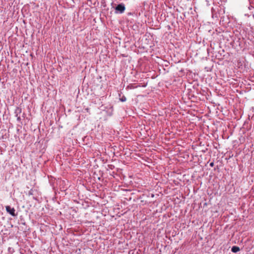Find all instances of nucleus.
Wrapping results in <instances>:
<instances>
[{
    "label": "nucleus",
    "instance_id": "f257e3e1",
    "mask_svg": "<svg viewBox=\"0 0 254 254\" xmlns=\"http://www.w3.org/2000/svg\"><path fill=\"white\" fill-rule=\"evenodd\" d=\"M125 6L124 4L121 3L118 4L115 8L116 12H119L120 13H123L125 10Z\"/></svg>",
    "mask_w": 254,
    "mask_h": 254
},
{
    "label": "nucleus",
    "instance_id": "f03ea898",
    "mask_svg": "<svg viewBox=\"0 0 254 254\" xmlns=\"http://www.w3.org/2000/svg\"><path fill=\"white\" fill-rule=\"evenodd\" d=\"M6 211L9 213L10 215L13 216H15L16 214L15 213V209L14 208H12L9 206H6L5 207Z\"/></svg>",
    "mask_w": 254,
    "mask_h": 254
},
{
    "label": "nucleus",
    "instance_id": "7ed1b4c3",
    "mask_svg": "<svg viewBox=\"0 0 254 254\" xmlns=\"http://www.w3.org/2000/svg\"><path fill=\"white\" fill-rule=\"evenodd\" d=\"M231 251L233 253H237L240 251V248L237 246H233L231 249Z\"/></svg>",
    "mask_w": 254,
    "mask_h": 254
},
{
    "label": "nucleus",
    "instance_id": "20e7f679",
    "mask_svg": "<svg viewBox=\"0 0 254 254\" xmlns=\"http://www.w3.org/2000/svg\"><path fill=\"white\" fill-rule=\"evenodd\" d=\"M121 101L122 102H124L126 101V98L125 97H123L122 98L120 99Z\"/></svg>",
    "mask_w": 254,
    "mask_h": 254
},
{
    "label": "nucleus",
    "instance_id": "39448f33",
    "mask_svg": "<svg viewBox=\"0 0 254 254\" xmlns=\"http://www.w3.org/2000/svg\"><path fill=\"white\" fill-rule=\"evenodd\" d=\"M210 165L211 167L213 166V163H210Z\"/></svg>",
    "mask_w": 254,
    "mask_h": 254
}]
</instances>
